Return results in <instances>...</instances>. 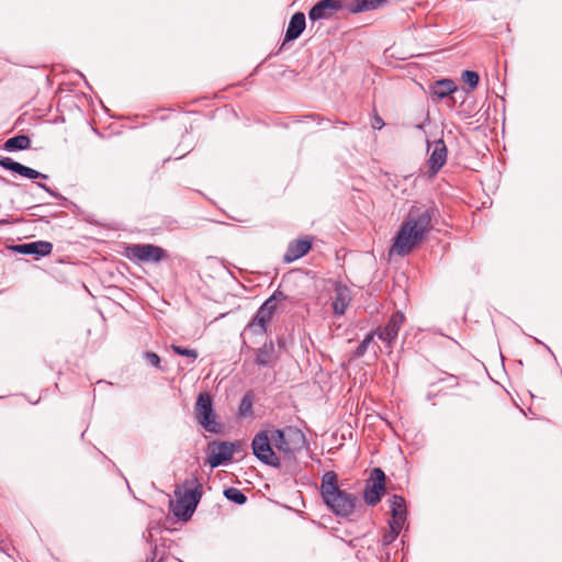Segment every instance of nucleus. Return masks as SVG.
I'll return each mask as SVG.
<instances>
[{"label": "nucleus", "mask_w": 562, "mask_h": 562, "mask_svg": "<svg viewBox=\"0 0 562 562\" xmlns=\"http://www.w3.org/2000/svg\"><path fill=\"white\" fill-rule=\"evenodd\" d=\"M435 210L432 206L414 203L397 232L391 252L408 255L430 232Z\"/></svg>", "instance_id": "f257e3e1"}, {"label": "nucleus", "mask_w": 562, "mask_h": 562, "mask_svg": "<svg viewBox=\"0 0 562 562\" xmlns=\"http://www.w3.org/2000/svg\"><path fill=\"white\" fill-rule=\"evenodd\" d=\"M321 494L324 503L337 516L348 517L353 513L357 497L338 487L337 474L334 471H327L323 475Z\"/></svg>", "instance_id": "f03ea898"}, {"label": "nucleus", "mask_w": 562, "mask_h": 562, "mask_svg": "<svg viewBox=\"0 0 562 562\" xmlns=\"http://www.w3.org/2000/svg\"><path fill=\"white\" fill-rule=\"evenodd\" d=\"M271 434L274 439V449L288 459L294 458L307 445L304 432L295 426L272 428Z\"/></svg>", "instance_id": "7ed1b4c3"}, {"label": "nucleus", "mask_w": 562, "mask_h": 562, "mask_svg": "<svg viewBox=\"0 0 562 562\" xmlns=\"http://www.w3.org/2000/svg\"><path fill=\"white\" fill-rule=\"evenodd\" d=\"M286 299L282 291H274L273 294L268 297L262 305L258 308L254 318L248 323L245 330L251 331L255 335H263L267 333L268 325L270 324L272 316L278 308L280 302Z\"/></svg>", "instance_id": "20e7f679"}, {"label": "nucleus", "mask_w": 562, "mask_h": 562, "mask_svg": "<svg viewBox=\"0 0 562 562\" xmlns=\"http://www.w3.org/2000/svg\"><path fill=\"white\" fill-rule=\"evenodd\" d=\"M271 429L257 432L251 441L254 456L263 464L273 468L281 467V459L274 450V439Z\"/></svg>", "instance_id": "39448f33"}, {"label": "nucleus", "mask_w": 562, "mask_h": 562, "mask_svg": "<svg viewBox=\"0 0 562 562\" xmlns=\"http://www.w3.org/2000/svg\"><path fill=\"white\" fill-rule=\"evenodd\" d=\"M194 417L205 431L211 434H220L222 431V424L217 420L212 397L207 392L199 394L194 404Z\"/></svg>", "instance_id": "423d86ee"}, {"label": "nucleus", "mask_w": 562, "mask_h": 562, "mask_svg": "<svg viewBox=\"0 0 562 562\" xmlns=\"http://www.w3.org/2000/svg\"><path fill=\"white\" fill-rule=\"evenodd\" d=\"M192 487L181 493L175 491L177 501L173 505V514L182 519H188L194 513L196 505L199 504L202 496V485L196 479L191 482Z\"/></svg>", "instance_id": "0eeeda50"}, {"label": "nucleus", "mask_w": 562, "mask_h": 562, "mask_svg": "<svg viewBox=\"0 0 562 562\" xmlns=\"http://www.w3.org/2000/svg\"><path fill=\"white\" fill-rule=\"evenodd\" d=\"M126 257L139 262H159L167 258V252L153 244H134L126 247Z\"/></svg>", "instance_id": "6e6552de"}, {"label": "nucleus", "mask_w": 562, "mask_h": 562, "mask_svg": "<svg viewBox=\"0 0 562 562\" xmlns=\"http://www.w3.org/2000/svg\"><path fill=\"white\" fill-rule=\"evenodd\" d=\"M392 521H389V543L392 542L406 526L407 507L405 499L394 494L391 499Z\"/></svg>", "instance_id": "1a4fd4ad"}, {"label": "nucleus", "mask_w": 562, "mask_h": 562, "mask_svg": "<svg viewBox=\"0 0 562 562\" xmlns=\"http://www.w3.org/2000/svg\"><path fill=\"white\" fill-rule=\"evenodd\" d=\"M385 480L386 477L382 469L374 468L371 471L363 491V498L368 505L373 506L381 501L385 493Z\"/></svg>", "instance_id": "9d476101"}, {"label": "nucleus", "mask_w": 562, "mask_h": 562, "mask_svg": "<svg viewBox=\"0 0 562 562\" xmlns=\"http://www.w3.org/2000/svg\"><path fill=\"white\" fill-rule=\"evenodd\" d=\"M346 9L347 0H319L308 12L311 21L330 19L336 12Z\"/></svg>", "instance_id": "9b49d317"}, {"label": "nucleus", "mask_w": 562, "mask_h": 562, "mask_svg": "<svg viewBox=\"0 0 562 562\" xmlns=\"http://www.w3.org/2000/svg\"><path fill=\"white\" fill-rule=\"evenodd\" d=\"M210 456L207 463L211 468L226 463L233 459L235 452V445L227 441H213L209 443Z\"/></svg>", "instance_id": "f8f14e48"}, {"label": "nucleus", "mask_w": 562, "mask_h": 562, "mask_svg": "<svg viewBox=\"0 0 562 562\" xmlns=\"http://www.w3.org/2000/svg\"><path fill=\"white\" fill-rule=\"evenodd\" d=\"M434 148L427 160L429 176L434 177L445 166L447 161L448 149L443 139H437L434 142Z\"/></svg>", "instance_id": "ddd939ff"}, {"label": "nucleus", "mask_w": 562, "mask_h": 562, "mask_svg": "<svg viewBox=\"0 0 562 562\" xmlns=\"http://www.w3.org/2000/svg\"><path fill=\"white\" fill-rule=\"evenodd\" d=\"M331 300L334 314L337 316H341L346 313L352 300L351 290L347 285L338 282L335 284L334 296L331 297Z\"/></svg>", "instance_id": "4468645a"}, {"label": "nucleus", "mask_w": 562, "mask_h": 562, "mask_svg": "<svg viewBox=\"0 0 562 562\" xmlns=\"http://www.w3.org/2000/svg\"><path fill=\"white\" fill-rule=\"evenodd\" d=\"M312 248V240L308 238L296 239L289 244L283 256L284 262H293L305 256Z\"/></svg>", "instance_id": "2eb2a0df"}, {"label": "nucleus", "mask_w": 562, "mask_h": 562, "mask_svg": "<svg viewBox=\"0 0 562 562\" xmlns=\"http://www.w3.org/2000/svg\"><path fill=\"white\" fill-rule=\"evenodd\" d=\"M0 166L7 170H11L13 172L19 173L22 177H26L30 179H36V178H44L46 179L47 176L41 173L40 171L32 169L30 167H26L20 162L14 161L10 157H1L0 158Z\"/></svg>", "instance_id": "dca6fc26"}, {"label": "nucleus", "mask_w": 562, "mask_h": 562, "mask_svg": "<svg viewBox=\"0 0 562 562\" xmlns=\"http://www.w3.org/2000/svg\"><path fill=\"white\" fill-rule=\"evenodd\" d=\"M14 250L25 255L47 256L53 250V244L45 240L32 241L27 244L16 245Z\"/></svg>", "instance_id": "f3484780"}, {"label": "nucleus", "mask_w": 562, "mask_h": 562, "mask_svg": "<svg viewBox=\"0 0 562 562\" xmlns=\"http://www.w3.org/2000/svg\"><path fill=\"white\" fill-rule=\"evenodd\" d=\"M306 21L303 12H296L290 19L286 32H285V41L291 42L301 36L303 31L305 30Z\"/></svg>", "instance_id": "a211bd4d"}, {"label": "nucleus", "mask_w": 562, "mask_h": 562, "mask_svg": "<svg viewBox=\"0 0 562 562\" xmlns=\"http://www.w3.org/2000/svg\"><path fill=\"white\" fill-rule=\"evenodd\" d=\"M457 90L456 83L451 79L437 80L431 87L430 93L432 100H442Z\"/></svg>", "instance_id": "6ab92c4d"}, {"label": "nucleus", "mask_w": 562, "mask_h": 562, "mask_svg": "<svg viewBox=\"0 0 562 562\" xmlns=\"http://www.w3.org/2000/svg\"><path fill=\"white\" fill-rule=\"evenodd\" d=\"M386 0H350L347 1V11L350 13H360L375 10L384 4Z\"/></svg>", "instance_id": "aec40b11"}, {"label": "nucleus", "mask_w": 562, "mask_h": 562, "mask_svg": "<svg viewBox=\"0 0 562 562\" xmlns=\"http://www.w3.org/2000/svg\"><path fill=\"white\" fill-rule=\"evenodd\" d=\"M274 360V346L272 341L263 344L256 350L255 363L261 367L269 366Z\"/></svg>", "instance_id": "412c9836"}, {"label": "nucleus", "mask_w": 562, "mask_h": 562, "mask_svg": "<svg viewBox=\"0 0 562 562\" xmlns=\"http://www.w3.org/2000/svg\"><path fill=\"white\" fill-rule=\"evenodd\" d=\"M31 145V139L26 135H18L14 137L9 138L4 143V149L12 151V150H23L27 149Z\"/></svg>", "instance_id": "4be33fe9"}, {"label": "nucleus", "mask_w": 562, "mask_h": 562, "mask_svg": "<svg viewBox=\"0 0 562 562\" xmlns=\"http://www.w3.org/2000/svg\"><path fill=\"white\" fill-rule=\"evenodd\" d=\"M404 322L405 316L402 312L397 311L392 314L391 318L389 319V344L394 337H396Z\"/></svg>", "instance_id": "5701e85b"}, {"label": "nucleus", "mask_w": 562, "mask_h": 562, "mask_svg": "<svg viewBox=\"0 0 562 562\" xmlns=\"http://www.w3.org/2000/svg\"><path fill=\"white\" fill-rule=\"evenodd\" d=\"M224 495L228 501H231L235 504H238V505H243L247 501L246 495L240 490H238L236 487L226 488L224 491Z\"/></svg>", "instance_id": "b1692460"}, {"label": "nucleus", "mask_w": 562, "mask_h": 562, "mask_svg": "<svg viewBox=\"0 0 562 562\" xmlns=\"http://www.w3.org/2000/svg\"><path fill=\"white\" fill-rule=\"evenodd\" d=\"M462 80L470 87V90H474L479 85L480 76L475 71L464 70L462 72Z\"/></svg>", "instance_id": "393cba45"}, {"label": "nucleus", "mask_w": 562, "mask_h": 562, "mask_svg": "<svg viewBox=\"0 0 562 562\" xmlns=\"http://www.w3.org/2000/svg\"><path fill=\"white\" fill-rule=\"evenodd\" d=\"M238 413L240 416H249L252 414V398L250 395L246 394L243 396Z\"/></svg>", "instance_id": "a878e982"}, {"label": "nucleus", "mask_w": 562, "mask_h": 562, "mask_svg": "<svg viewBox=\"0 0 562 562\" xmlns=\"http://www.w3.org/2000/svg\"><path fill=\"white\" fill-rule=\"evenodd\" d=\"M171 349L179 356L191 358L192 361H195L199 356L195 349H189L178 345H171Z\"/></svg>", "instance_id": "bb28decb"}, {"label": "nucleus", "mask_w": 562, "mask_h": 562, "mask_svg": "<svg viewBox=\"0 0 562 562\" xmlns=\"http://www.w3.org/2000/svg\"><path fill=\"white\" fill-rule=\"evenodd\" d=\"M373 341V335L368 334L364 339L359 344V346L356 348L353 356L355 357H361L367 351L369 345Z\"/></svg>", "instance_id": "cd10ccee"}, {"label": "nucleus", "mask_w": 562, "mask_h": 562, "mask_svg": "<svg viewBox=\"0 0 562 562\" xmlns=\"http://www.w3.org/2000/svg\"><path fill=\"white\" fill-rule=\"evenodd\" d=\"M144 357L153 367L161 370V366H160L161 360H160V357L156 352L147 351L144 353Z\"/></svg>", "instance_id": "c85d7f7f"}, {"label": "nucleus", "mask_w": 562, "mask_h": 562, "mask_svg": "<svg viewBox=\"0 0 562 562\" xmlns=\"http://www.w3.org/2000/svg\"><path fill=\"white\" fill-rule=\"evenodd\" d=\"M385 125L383 119L379 116L378 114H374L372 117L371 126L374 130H381Z\"/></svg>", "instance_id": "c756f323"}, {"label": "nucleus", "mask_w": 562, "mask_h": 562, "mask_svg": "<svg viewBox=\"0 0 562 562\" xmlns=\"http://www.w3.org/2000/svg\"><path fill=\"white\" fill-rule=\"evenodd\" d=\"M380 542L382 546H386V531L382 533Z\"/></svg>", "instance_id": "7c9ffc66"}, {"label": "nucleus", "mask_w": 562, "mask_h": 562, "mask_svg": "<svg viewBox=\"0 0 562 562\" xmlns=\"http://www.w3.org/2000/svg\"><path fill=\"white\" fill-rule=\"evenodd\" d=\"M38 186L43 188L45 191L49 192V189L45 184L38 183Z\"/></svg>", "instance_id": "2f4dec72"}, {"label": "nucleus", "mask_w": 562, "mask_h": 562, "mask_svg": "<svg viewBox=\"0 0 562 562\" xmlns=\"http://www.w3.org/2000/svg\"><path fill=\"white\" fill-rule=\"evenodd\" d=\"M155 551H156V548L153 550V558L150 559V562H155Z\"/></svg>", "instance_id": "473e14b6"}, {"label": "nucleus", "mask_w": 562, "mask_h": 562, "mask_svg": "<svg viewBox=\"0 0 562 562\" xmlns=\"http://www.w3.org/2000/svg\"><path fill=\"white\" fill-rule=\"evenodd\" d=\"M3 223H4V221H0V225L3 224Z\"/></svg>", "instance_id": "72a5a7b5"}]
</instances>
